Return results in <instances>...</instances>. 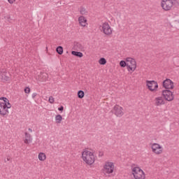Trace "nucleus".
<instances>
[{
  "instance_id": "26",
  "label": "nucleus",
  "mask_w": 179,
  "mask_h": 179,
  "mask_svg": "<svg viewBox=\"0 0 179 179\" xmlns=\"http://www.w3.org/2000/svg\"><path fill=\"white\" fill-rule=\"evenodd\" d=\"M24 93H26L27 94H29L30 93V87H26L24 88Z\"/></svg>"
},
{
  "instance_id": "24",
  "label": "nucleus",
  "mask_w": 179,
  "mask_h": 179,
  "mask_svg": "<svg viewBox=\"0 0 179 179\" xmlns=\"http://www.w3.org/2000/svg\"><path fill=\"white\" fill-rule=\"evenodd\" d=\"M78 99H83L85 97V92L80 90L78 92Z\"/></svg>"
},
{
  "instance_id": "12",
  "label": "nucleus",
  "mask_w": 179,
  "mask_h": 179,
  "mask_svg": "<svg viewBox=\"0 0 179 179\" xmlns=\"http://www.w3.org/2000/svg\"><path fill=\"white\" fill-rule=\"evenodd\" d=\"M162 86L166 90H173L174 89V82L171 79L166 78L163 81Z\"/></svg>"
},
{
  "instance_id": "22",
  "label": "nucleus",
  "mask_w": 179,
  "mask_h": 179,
  "mask_svg": "<svg viewBox=\"0 0 179 179\" xmlns=\"http://www.w3.org/2000/svg\"><path fill=\"white\" fill-rule=\"evenodd\" d=\"M56 51L57 53H59V55H62V54H64V48L62 46H58L56 49Z\"/></svg>"
},
{
  "instance_id": "23",
  "label": "nucleus",
  "mask_w": 179,
  "mask_h": 179,
  "mask_svg": "<svg viewBox=\"0 0 179 179\" xmlns=\"http://www.w3.org/2000/svg\"><path fill=\"white\" fill-rule=\"evenodd\" d=\"M119 64L121 68H125V66H127V57L124 59V60H121Z\"/></svg>"
},
{
  "instance_id": "1",
  "label": "nucleus",
  "mask_w": 179,
  "mask_h": 179,
  "mask_svg": "<svg viewBox=\"0 0 179 179\" xmlns=\"http://www.w3.org/2000/svg\"><path fill=\"white\" fill-rule=\"evenodd\" d=\"M81 159L84 164L93 166V164L96 162V155L93 150L86 148L81 152Z\"/></svg>"
},
{
  "instance_id": "6",
  "label": "nucleus",
  "mask_w": 179,
  "mask_h": 179,
  "mask_svg": "<svg viewBox=\"0 0 179 179\" xmlns=\"http://www.w3.org/2000/svg\"><path fill=\"white\" fill-rule=\"evenodd\" d=\"M151 152L155 156H160L164 152V148L159 143H152L150 144Z\"/></svg>"
},
{
  "instance_id": "16",
  "label": "nucleus",
  "mask_w": 179,
  "mask_h": 179,
  "mask_svg": "<svg viewBox=\"0 0 179 179\" xmlns=\"http://www.w3.org/2000/svg\"><path fill=\"white\" fill-rule=\"evenodd\" d=\"M62 121H64V117H62V115L57 114L55 116V124H57V125H59V124H62Z\"/></svg>"
},
{
  "instance_id": "15",
  "label": "nucleus",
  "mask_w": 179,
  "mask_h": 179,
  "mask_svg": "<svg viewBox=\"0 0 179 179\" xmlns=\"http://www.w3.org/2000/svg\"><path fill=\"white\" fill-rule=\"evenodd\" d=\"M33 138H31V135L27 132L24 133V143L26 145H29V143H31Z\"/></svg>"
},
{
  "instance_id": "17",
  "label": "nucleus",
  "mask_w": 179,
  "mask_h": 179,
  "mask_svg": "<svg viewBox=\"0 0 179 179\" xmlns=\"http://www.w3.org/2000/svg\"><path fill=\"white\" fill-rule=\"evenodd\" d=\"M38 159L39 162H45L47 160V155L45 152H40L38 154Z\"/></svg>"
},
{
  "instance_id": "18",
  "label": "nucleus",
  "mask_w": 179,
  "mask_h": 179,
  "mask_svg": "<svg viewBox=\"0 0 179 179\" xmlns=\"http://www.w3.org/2000/svg\"><path fill=\"white\" fill-rule=\"evenodd\" d=\"M0 79H1V80H4L5 82H8V80H9L8 73L5 71H0Z\"/></svg>"
},
{
  "instance_id": "13",
  "label": "nucleus",
  "mask_w": 179,
  "mask_h": 179,
  "mask_svg": "<svg viewBox=\"0 0 179 179\" xmlns=\"http://www.w3.org/2000/svg\"><path fill=\"white\" fill-rule=\"evenodd\" d=\"M78 24L80 27H87L89 26L87 18L83 15L78 17Z\"/></svg>"
},
{
  "instance_id": "21",
  "label": "nucleus",
  "mask_w": 179,
  "mask_h": 179,
  "mask_svg": "<svg viewBox=\"0 0 179 179\" xmlns=\"http://www.w3.org/2000/svg\"><path fill=\"white\" fill-rule=\"evenodd\" d=\"M99 65H106L107 64V60L104 57H101L98 61Z\"/></svg>"
},
{
  "instance_id": "25",
  "label": "nucleus",
  "mask_w": 179,
  "mask_h": 179,
  "mask_svg": "<svg viewBox=\"0 0 179 179\" xmlns=\"http://www.w3.org/2000/svg\"><path fill=\"white\" fill-rule=\"evenodd\" d=\"M48 101L50 104H54V101H55V99L52 96H50Z\"/></svg>"
},
{
  "instance_id": "8",
  "label": "nucleus",
  "mask_w": 179,
  "mask_h": 179,
  "mask_svg": "<svg viewBox=\"0 0 179 179\" xmlns=\"http://www.w3.org/2000/svg\"><path fill=\"white\" fill-rule=\"evenodd\" d=\"M138 67V64H136V60L131 57H127V69L128 72H135L136 71V68Z\"/></svg>"
},
{
  "instance_id": "10",
  "label": "nucleus",
  "mask_w": 179,
  "mask_h": 179,
  "mask_svg": "<svg viewBox=\"0 0 179 179\" xmlns=\"http://www.w3.org/2000/svg\"><path fill=\"white\" fill-rule=\"evenodd\" d=\"M162 94L164 99L166 100V101H173L174 100V92L170 90H162Z\"/></svg>"
},
{
  "instance_id": "2",
  "label": "nucleus",
  "mask_w": 179,
  "mask_h": 179,
  "mask_svg": "<svg viewBox=\"0 0 179 179\" xmlns=\"http://www.w3.org/2000/svg\"><path fill=\"white\" fill-rule=\"evenodd\" d=\"M12 105L9 103L8 98H0V115L5 117L9 114V108H11Z\"/></svg>"
},
{
  "instance_id": "11",
  "label": "nucleus",
  "mask_w": 179,
  "mask_h": 179,
  "mask_svg": "<svg viewBox=\"0 0 179 179\" xmlns=\"http://www.w3.org/2000/svg\"><path fill=\"white\" fill-rule=\"evenodd\" d=\"M146 86L150 92H157V89H159V84L155 80H147Z\"/></svg>"
},
{
  "instance_id": "29",
  "label": "nucleus",
  "mask_w": 179,
  "mask_h": 179,
  "mask_svg": "<svg viewBox=\"0 0 179 179\" xmlns=\"http://www.w3.org/2000/svg\"><path fill=\"white\" fill-rule=\"evenodd\" d=\"M58 110L59 111H64V106H61V107L58 108Z\"/></svg>"
},
{
  "instance_id": "27",
  "label": "nucleus",
  "mask_w": 179,
  "mask_h": 179,
  "mask_svg": "<svg viewBox=\"0 0 179 179\" xmlns=\"http://www.w3.org/2000/svg\"><path fill=\"white\" fill-rule=\"evenodd\" d=\"M32 132H34L33 129L29 127V128H28V131H27V133H28V134H32Z\"/></svg>"
},
{
  "instance_id": "28",
  "label": "nucleus",
  "mask_w": 179,
  "mask_h": 179,
  "mask_svg": "<svg viewBox=\"0 0 179 179\" xmlns=\"http://www.w3.org/2000/svg\"><path fill=\"white\" fill-rule=\"evenodd\" d=\"M8 2L12 5V3H15V2H16V0H8Z\"/></svg>"
},
{
  "instance_id": "14",
  "label": "nucleus",
  "mask_w": 179,
  "mask_h": 179,
  "mask_svg": "<svg viewBox=\"0 0 179 179\" xmlns=\"http://www.w3.org/2000/svg\"><path fill=\"white\" fill-rule=\"evenodd\" d=\"M155 106L156 107H162L166 104V100L162 96H157L155 99Z\"/></svg>"
},
{
  "instance_id": "20",
  "label": "nucleus",
  "mask_w": 179,
  "mask_h": 179,
  "mask_svg": "<svg viewBox=\"0 0 179 179\" xmlns=\"http://www.w3.org/2000/svg\"><path fill=\"white\" fill-rule=\"evenodd\" d=\"M71 54H72V55H75L76 57H78V58H82V57H83V53H82L80 52L72 51Z\"/></svg>"
},
{
  "instance_id": "4",
  "label": "nucleus",
  "mask_w": 179,
  "mask_h": 179,
  "mask_svg": "<svg viewBox=\"0 0 179 179\" xmlns=\"http://www.w3.org/2000/svg\"><path fill=\"white\" fill-rule=\"evenodd\" d=\"M175 5H177V0H161L160 6L165 12H169Z\"/></svg>"
},
{
  "instance_id": "5",
  "label": "nucleus",
  "mask_w": 179,
  "mask_h": 179,
  "mask_svg": "<svg viewBox=\"0 0 179 179\" xmlns=\"http://www.w3.org/2000/svg\"><path fill=\"white\" fill-rule=\"evenodd\" d=\"M131 176L134 179H146V173L140 166L131 168Z\"/></svg>"
},
{
  "instance_id": "9",
  "label": "nucleus",
  "mask_w": 179,
  "mask_h": 179,
  "mask_svg": "<svg viewBox=\"0 0 179 179\" xmlns=\"http://www.w3.org/2000/svg\"><path fill=\"white\" fill-rule=\"evenodd\" d=\"M112 113L115 115V117H118L119 118H121L122 115H124V108H122L120 105H115L113 108H112Z\"/></svg>"
},
{
  "instance_id": "3",
  "label": "nucleus",
  "mask_w": 179,
  "mask_h": 179,
  "mask_svg": "<svg viewBox=\"0 0 179 179\" xmlns=\"http://www.w3.org/2000/svg\"><path fill=\"white\" fill-rule=\"evenodd\" d=\"M115 170V164L111 161H106L103 163L101 171L106 177L111 176Z\"/></svg>"
},
{
  "instance_id": "19",
  "label": "nucleus",
  "mask_w": 179,
  "mask_h": 179,
  "mask_svg": "<svg viewBox=\"0 0 179 179\" xmlns=\"http://www.w3.org/2000/svg\"><path fill=\"white\" fill-rule=\"evenodd\" d=\"M80 15H82V16H86V15H89V11L85 8L81 7L80 8Z\"/></svg>"
},
{
  "instance_id": "30",
  "label": "nucleus",
  "mask_w": 179,
  "mask_h": 179,
  "mask_svg": "<svg viewBox=\"0 0 179 179\" xmlns=\"http://www.w3.org/2000/svg\"><path fill=\"white\" fill-rule=\"evenodd\" d=\"M45 51H46V52H48V47L45 48Z\"/></svg>"
},
{
  "instance_id": "7",
  "label": "nucleus",
  "mask_w": 179,
  "mask_h": 179,
  "mask_svg": "<svg viewBox=\"0 0 179 179\" xmlns=\"http://www.w3.org/2000/svg\"><path fill=\"white\" fill-rule=\"evenodd\" d=\"M100 31L104 34V36H111L113 34V28L108 22L105 21L99 26Z\"/></svg>"
}]
</instances>
